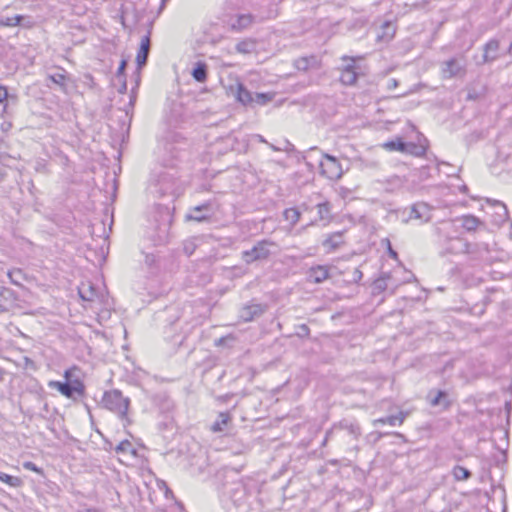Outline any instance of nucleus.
Masks as SVG:
<instances>
[{"label": "nucleus", "mask_w": 512, "mask_h": 512, "mask_svg": "<svg viewBox=\"0 0 512 512\" xmlns=\"http://www.w3.org/2000/svg\"><path fill=\"white\" fill-rule=\"evenodd\" d=\"M274 98V93H270V92H261V93H256L254 96L252 95V104L255 103L257 105H260V106H264V105H267L268 103H270Z\"/></svg>", "instance_id": "72a5a7b5"}, {"label": "nucleus", "mask_w": 512, "mask_h": 512, "mask_svg": "<svg viewBox=\"0 0 512 512\" xmlns=\"http://www.w3.org/2000/svg\"><path fill=\"white\" fill-rule=\"evenodd\" d=\"M236 51L240 54H251L256 51V41L253 39H245L236 44Z\"/></svg>", "instance_id": "bb28decb"}, {"label": "nucleus", "mask_w": 512, "mask_h": 512, "mask_svg": "<svg viewBox=\"0 0 512 512\" xmlns=\"http://www.w3.org/2000/svg\"><path fill=\"white\" fill-rule=\"evenodd\" d=\"M362 277H363V274H362L361 270L358 268H355L353 271V281L357 283L362 279Z\"/></svg>", "instance_id": "3c124183"}, {"label": "nucleus", "mask_w": 512, "mask_h": 512, "mask_svg": "<svg viewBox=\"0 0 512 512\" xmlns=\"http://www.w3.org/2000/svg\"><path fill=\"white\" fill-rule=\"evenodd\" d=\"M431 406H439L447 408L450 405V401L448 400V394L445 391L439 390L433 398H430Z\"/></svg>", "instance_id": "c756f323"}, {"label": "nucleus", "mask_w": 512, "mask_h": 512, "mask_svg": "<svg viewBox=\"0 0 512 512\" xmlns=\"http://www.w3.org/2000/svg\"><path fill=\"white\" fill-rule=\"evenodd\" d=\"M151 39L150 32L141 38L140 47L136 55V63L139 68L146 65L150 53Z\"/></svg>", "instance_id": "2eb2a0df"}, {"label": "nucleus", "mask_w": 512, "mask_h": 512, "mask_svg": "<svg viewBox=\"0 0 512 512\" xmlns=\"http://www.w3.org/2000/svg\"><path fill=\"white\" fill-rule=\"evenodd\" d=\"M203 212H211V204L209 202L192 208L190 212L185 215V220L204 222L210 218V215L203 214Z\"/></svg>", "instance_id": "f8f14e48"}, {"label": "nucleus", "mask_w": 512, "mask_h": 512, "mask_svg": "<svg viewBox=\"0 0 512 512\" xmlns=\"http://www.w3.org/2000/svg\"><path fill=\"white\" fill-rule=\"evenodd\" d=\"M301 213L297 208H288L284 211V217L291 225H295L300 220Z\"/></svg>", "instance_id": "a19ab883"}, {"label": "nucleus", "mask_w": 512, "mask_h": 512, "mask_svg": "<svg viewBox=\"0 0 512 512\" xmlns=\"http://www.w3.org/2000/svg\"><path fill=\"white\" fill-rule=\"evenodd\" d=\"M158 184L163 195L174 194L177 191L176 179L170 173H162L159 176Z\"/></svg>", "instance_id": "dca6fc26"}, {"label": "nucleus", "mask_w": 512, "mask_h": 512, "mask_svg": "<svg viewBox=\"0 0 512 512\" xmlns=\"http://www.w3.org/2000/svg\"><path fill=\"white\" fill-rule=\"evenodd\" d=\"M267 309L266 305L260 303H250L242 307L239 317L244 322L253 321L255 318L260 317Z\"/></svg>", "instance_id": "9b49d317"}, {"label": "nucleus", "mask_w": 512, "mask_h": 512, "mask_svg": "<svg viewBox=\"0 0 512 512\" xmlns=\"http://www.w3.org/2000/svg\"><path fill=\"white\" fill-rule=\"evenodd\" d=\"M344 244L343 232L338 231L330 234L322 243L327 252H333Z\"/></svg>", "instance_id": "aec40b11"}, {"label": "nucleus", "mask_w": 512, "mask_h": 512, "mask_svg": "<svg viewBox=\"0 0 512 512\" xmlns=\"http://www.w3.org/2000/svg\"><path fill=\"white\" fill-rule=\"evenodd\" d=\"M197 248L196 238L187 239L183 242V252L191 256Z\"/></svg>", "instance_id": "37998d69"}, {"label": "nucleus", "mask_w": 512, "mask_h": 512, "mask_svg": "<svg viewBox=\"0 0 512 512\" xmlns=\"http://www.w3.org/2000/svg\"><path fill=\"white\" fill-rule=\"evenodd\" d=\"M441 245V255L465 254L467 240L458 236L456 221H443L436 228Z\"/></svg>", "instance_id": "f257e3e1"}, {"label": "nucleus", "mask_w": 512, "mask_h": 512, "mask_svg": "<svg viewBox=\"0 0 512 512\" xmlns=\"http://www.w3.org/2000/svg\"><path fill=\"white\" fill-rule=\"evenodd\" d=\"M329 276V267L325 265L313 266L307 272V280L315 284L324 282Z\"/></svg>", "instance_id": "4468645a"}, {"label": "nucleus", "mask_w": 512, "mask_h": 512, "mask_svg": "<svg viewBox=\"0 0 512 512\" xmlns=\"http://www.w3.org/2000/svg\"><path fill=\"white\" fill-rule=\"evenodd\" d=\"M495 204L502 211V213H499V216L502 218V220H504L507 217V215H508L507 207L503 203H501L500 201H495Z\"/></svg>", "instance_id": "8fccbe9b"}, {"label": "nucleus", "mask_w": 512, "mask_h": 512, "mask_svg": "<svg viewBox=\"0 0 512 512\" xmlns=\"http://www.w3.org/2000/svg\"><path fill=\"white\" fill-rule=\"evenodd\" d=\"M153 403L163 414L170 413L174 408L172 399L164 392L155 394L153 396Z\"/></svg>", "instance_id": "a211bd4d"}, {"label": "nucleus", "mask_w": 512, "mask_h": 512, "mask_svg": "<svg viewBox=\"0 0 512 512\" xmlns=\"http://www.w3.org/2000/svg\"><path fill=\"white\" fill-rule=\"evenodd\" d=\"M5 370L0 368V383L4 380Z\"/></svg>", "instance_id": "6e6d98bb"}, {"label": "nucleus", "mask_w": 512, "mask_h": 512, "mask_svg": "<svg viewBox=\"0 0 512 512\" xmlns=\"http://www.w3.org/2000/svg\"><path fill=\"white\" fill-rule=\"evenodd\" d=\"M276 246L271 240H260L250 250L242 251L241 259L248 265L256 261L267 260L272 254V248H276Z\"/></svg>", "instance_id": "20e7f679"}, {"label": "nucleus", "mask_w": 512, "mask_h": 512, "mask_svg": "<svg viewBox=\"0 0 512 512\" xmlns=\"http://www.w3.org/2000/svg\"><path fill=\"white\" fill-rule=\"evenodd\" d=\"M320 220H329L331 218V204L328 201L317 204Z\"/></svg>", "instance_id": "4c0bfd02"}, {"label": "nucleus", "mask_w": 512, "mask_h": 512, "mask_svg": "<svg viewBox=\"0 0 512 512\" xmlns=\"http://www.w3.org/2000/svg\"><path fill=\"white\" fill-rule=\"evenodd\" d=\"M254 16L252 14L238 15L236 21L232 24L234 30H244L252 25Z\"/></svg>", "instance_id": "393cba45"}, {"label": "nucleus", "mask_w": 512, "mask_h": 512, "mask_svg": "<svg viewBox=\"0 0 512 512\" xmlns=\"http://www.w3.org/2000/svg\"><path fill=\"white\" fill-rule=\"evenodd\" d=\"M320 161V174L329 180H338L343 175V169L338 159L330 154L323 153Z\"/></svg>", "instance_id": "0eeeda50"}, {"label": "nucleus", "mask_w": 512, "mask_h": 512, "mask_svg": "<svg viewBox=\"0 0 512 512\" xmlns=\"http://www.w3.org/2000/svg\"><path fill=\"white\" fill-rule=\"evenodd\" d=\"M499 50V42L496 39H491L485 44L484 47V62L493 61L497 58V52Z\"/></svg>", "instance_id": "5701e85b"}, {"label": "nucleus", "mask_w": 512, "mask_h": 512, "mask_svg": "<svg viewBox=\"0 0 512 512\" xmlns=\"http://www.w3.org/2000/svg\"><path fill=\"white\" fill-rule=\"evenodd\" d=\"M344 432L353 441H358L361 436V427L356 421L343 419L326 432V439L332 438L335 434Z\"/></svg>", "instance_id": "6e6552de"}, {"label": "nucleus", "mask_w": 512, "mask_h": 512, "mask_svg": "<svg viewBox=\"0 0 512 512\" xmlns=\"http://www.w3.org/2000/svg\"><path fill=\"white\" fill-rule=\"evenodd\" d=\"M257 137L259 138V141H260V142H266V140L263 138V136H261V135H257Z\"/></svg>", "instance_id": "13d9d810"}, {"label": "nucleus", "mask_w": 512, "mask_h": 512, "mask_svg": "<svg viewBox=\"0 0 512 512\" xmlns=\"http://www.w3.org/2000/svg\"><path fill=\"white\" fill-rule=\"evenodd\" d=\"M329 439H330V438H327V439H326V437H325V438H324V440H323L322 445H323V446H324V445H326V443H327V441H328Z\"/></svg>", "instance_id": "bf43d9fd"}, {"label": "nucleus", "mask_w": 512, "mask_h": 512, "mask_svg": "<svg viewBox=\"0 0 512 512\" xmlns=\"http://www.w3.org/2000/svg\"><path fill=\"white\" fill-rule=\"evenodd\" d=\"M229 92L243 106L252 105V93L242 82L236 81L235 84L230 85Z\"/></svg>", "instance_id": "9d476101"}, {"label": "nucleus", "mask_w": 512, "mask_h": 512, "mask_svg": "<svg viewBox=\"0 0 512 512\" xmlns=\"http://www.w3.org/2000/svg\"><path fill=\"white\" fill-rule=\"evenodd\" d=\"M78 293L83 301L93 302L100 299L101 294L97 288L90 282L82 283L78 288Z\"/></svg>", "instance_id": "f3484780"}, {"label": "nucleus", "mask_w": 512, "mask_h": 512, "mask_svg": "<svg viewBox=\"0 0 512 512\" xmlns=\"http://www.w3.org/2000/svg\"><path fill=\"white\" fill-rule=\"evenodd\" d=\"M126 90H127V84H126V80H125V78H123L122 84H121V86L119 87L118 92H119L120 94H124V93H126Z\"/></svg>", "instance_id": "603ef678"}, {"label": "nucleus", "mask_w": 512, "mask_h": 512, "mask_svg": "<svg viewBox=\"0 0 512 512\" xmlns=\"http://www.w3.org/2000/svg\"><path fill=\"white\" fill-rule=\"evenodd\" d=\"M126 65H127V61L126 60H122L120 62V65H119V67L117 69V77L118 78H125Z\"/></svg>", "instance_id": "09e8293b"}, {"label": "nucleus", "mask_w": 512, "mask_h": 512, "mask_svg": "<svg viewBox=\"0 0 512 512\" xmlns=\"http://www.w3.org/2000/svg\"><path fill=\"white\" fill-rule=\"evenodd\" d=\"M310 329L306 324H301L297 327V335L301 338L308 337Z\"/></svg>", "instance_id": "49530a36"}, {"label": "nucleus", "mask_w": 512, "mask_h": 512, "mask_svg": "<svg viewBox=\"0 0 512 512\" xmlns=\"http://www.w3.org/2000/svg\"><path fill=\"white\" fill-rule=\"evenodd\" d=\"M24 19L22 15H14L11 17H4L2 16L0 18V25L5 27H15L20 25L21 21Z\"/></svg>", "instance_id": "58836bf2"}, {"label": "nucleus", "mask_w": 512, "mask_h": 512, "mask_svg": "<svg viewBox=\"0 0 512 512\" xmlns=\"http://www.w3.org/2000/svg\"><path fill=\"white\" fill-rule=\"evenodd\" d=\"M23 467L27 470L34 471L38 474H43V471L41 468H39L35 463L31 461H27L23 464Z\"/></svg>", "instance_id": "de8ad7c7"}, {"label": "nucleus", "mask_w": 512, "mask_h": 512, "mask_svg": "<svg viewBox=\"0 0 512 512\" xmlns=\"http://www.w3.org/2000/svg\"><path fill=\"white\" fill-rule=\"evenodd\" d=\"M397 85H398V81L396 79L392 78V79L388 80V88L389 89L395 88V87H397Z\"/></svg>", "instance_id": "864d4df0"}, {"label": "nucleus", "mask_w": 512, "mask_h": 512, "mask_svg": "<svg viewBox=\"0 0 512 512\" xmlns=\"http://www.w3.org/2000/svg\"><path fill=\"white\" fill-rule=\"evenodd\" d=\"M102 405L107 410L118 415L123 426L127 427L131 420L128 417V409L130 406V399L124 397L122 392L118 389L105 391L102 397Z\"/></svg>", "instance_id": "7ed1b4c3"}, {"label": "nucleus", "mask_w": 512, "mask_h": 512, "mask_svg": "<svg viewBox=\"0 0 512 512\" xmlns=\"http://www.w3.org/2000/svg\"><path fill=\"white\" fill-rule=\"evenodd\" d=\"M384 29H387V30H391L392 31V34L391 36L394 34L395 32V29L393 28V26L389 23V22H386L383 26Z\"/></svg>", "instance_id": "5fc2aeb1"}, {"label": "nucleus", "mask_w": 512, "mask_h": 512, "mask_svg": "<svg viewBox=\"0 0 512 512\" xmlns=\"http://www.w3.org/2000/svg\"><path fill=\"white\" fill-rule=\"evenodd\" d=\"M383 243H385L386 246H387L388 255L392 259L397 260L398 259V253L392 248L390 240L386 238V239L383 240Z\"/></svg>", "instance_id": "a18cd8bd"}, {"label": "nucleus", "mask_w": 512, "mask_h": 512, "mask_svg": "<svg viewBox=\"0 0 512 512\" xmlns=\"http://www.w3.org/2000/svg\"><path fill=\"white\" fill-rule=\"evenodd\" d=\"M8 277H9L11 283L14 285H17V286H21L22 281L25 280V275H24L23 271L19 268L10 270L8 272Z\"/></svg>", "instance_id": "ea45409f"}, {"label": "nucleus", "mask_w": 512, "mask_h": 512, "mask_svg": "<svg viewBox=\"0 0 512 512\" xmlns=\"http://www.w3.org/2000/svg\"><path fill=\"white\" fill-rule=\"evenodd\" d=\"M231 421V416L228 412L219 413L217 420L211 426L213 432H223L227 424Z\"/></svg>", "instance_id": "a878e982"}, {"label": "nucleus", "mask_w": 512, "mask_h": 512, "mask_svg": "<svg viewBox=\"0 0 512 512\" xmlns=\"http://www.w3.org/2000/svg\"><path fill=\"white\" fill-rule=\"evenodd\" d=\"M390 274L383 273L379 278H377L373 282V292L374 293H381L385 291L388 287L387 281L390 279Z\"/></svg>", "instance_id": "473e14b6"}, {"label": "nucleus", "mask_w": 512, "mask_h": 512, "mask_svg": "<svg viewBox=\"0 0 512 512\" xmlns=\"http://www.w3.org/2000/svg\"><path fill=\"white\" fill-rule=\"evenodd\" d=\"M0 481L11 487H18L21 484V479L19 477L12 476L4 472H0Z\"/></svg>", "instance_id": "79ce46f5"}, {"label": "nucleus", "mask_w": 512, "mask_h": 512, "mask_svg": "<svg viewBox=\"0 0 512 512\" xmlns=\"http://www.w3.org/2000/svg\"><path fill=\"white\" fill-rule=\"evenodd\" d=\"M466 73V60L463 56L452 57L441 63L443 79L463 77Z\"/></svg>", "instance_id": "423d86ee"}, {"label": "nucleus", "mask_w": 512, "mask_h": 512, "mask_svg": "<svg viewBox=\"0 0 512 512\" xmlns=\"http://www.w3.org/2000/svg\"><path fill=\"white\" fill-rule=\"evenodd\" d=\"M117 454H130L135 455L136 449L133 447L132 443L129 440L121 441L115 448Z\"/></svg>", "instance_id": "c9c22d12"}, {"label": "nucleus", "mask_w": 512, "mask_h": 512, "mask_svg": "<svg viewBox=\"0 0 512 512\" xmlns=\"http://www.w3.org/2000/svg\"><path fill=\"white\" fill-rule=\"evenodd\" d=\"M468 261L473 265L488 263L491 261L489 244L485 242H468L465 249Z\"/></svg>", "instance_id": "39448f33"}, {"label": "nucleus", "mask_w": 512, "mask_h": 512, "mask_svg": "<svg viewBox=\"0 0 512 512\" xmlns=\"http://www.w3.org/2000/svg\"><path fill=\"white\" fill-rule=\"evenodd\" d=\"M346 64L341 69L340 81L342 84L351 86L357 82L358 79V67L356 66V58L349 56H342L341 58Z\"/></svg>", "instance_id": "1a4fd4ad"}, {"label": "nucleus", "mask_w": 512, "mask_h": 512, "mask_svg": "<svg viewBox=\"0 0 512 512\" xmlns=\"http://www.w3.org/2000/svg\"><path fill=\"white\" fill-rule=\"evenodd\" d=\"M191 75L193 79L199 83H203L207 80L208 66L205 62L198 61L192 69Z\"/></svg>", "instance_id": "4be33fe9"}, {"label": "nucleus", "mask_w": 512, "mask_h": 512, "mask_svg": "<svg viewBox=\"0 0 512 512\" xmlns=\"http://www.w3.org/2000/svg\"><path fill=\"white\" fill-rule=\"evenodd\" d=\"M431 406H439L447 408L450 405V401L448 400V394L445 391L439 390L433 398H430Z\"/></svg>", "instance_id": "7c9ffc66"}, {"label": "nucleus", "mask_w": 512, "mask_h": 512, "mask_svg": "<svg viewBox=\"0 0 512 512\" xmlns=\"http://www.w3.org/2000/svg\"><path fill=\"white\" fill-rule=\"evenodd\" d=\"M315 63V56L300 57L294 61V67L299 71H307Z\"/></svg>", "instance_id": "cd10ccee"}, {"label": "nucleus", "mask_w": 512, "mask_h": 512, "mask_svg": "<svg viewBox=\"0 0 512 512\" xmlns=\"http://www.w3.org/2000/svg\"><path fill=\"white\" fill-rule=\"evenodd\" d=\"M426 152V148L422 145L415 144L413 142H406L403 153L414 156H422Z\"/></svg>", "instance_id": "2f4dec72"}, {"label": "nucleus", "mask_w": 512, "mask_h": 512, "mask_svg": "<svg viewBox=\"0 0 512 512\" xmlns=\"http://www.w3.org/2000/svg\"><path fill=\"white\" fill-rule=\"evenodd\" d=\"M508 53H509V55L512 56V41H511V44L509 46Z\"/></svg>", "instance_id": "4d7b16f0"}, {"label": "nucleus", "mask_w": 512, "mask_h": 512, "mask_svg": "<svg viewBox=\"0 0 512 512\" xmlns=\"http://www.w3.org/2000/svg\"><path fill=\"white\" fill-rule=\"evenodd\" d=\"M406 416H407V413H404L401 411L397 415H390V416H387L384 418H379V419L374 420V425H377V424H388L390 426L401 425L404 422Z\"/></svg>", "instance_id": "b1692460"}, {"label": "nucleus", "mask_w": 512, "mask_h": 512, "mask_svg": "<svg viewBox=\"0 0 512 512\" xmlns=\"http://www.w3.org/2000/svg\"><path fill=\"white\" fill-rule=\"evenodd\" d=\"M47 78L52 81L54 84L61 87L62 90H65L66 88V71L64 69H61L59 72L54 74H49Z\"/></svg>", "instance_id": "f704fd0d"}, {"label": "nucleus", "mask_w": 512, "mask_h": 512, "mask_svg": "<svg viewBox=\"0 0 512 512\" xmlns=\"http://www.w3.org/2000/svg\"><path fill=\"white\" fill-rule=\"evenodd\" d=\"M432 208L424 202H418L411 207L410 218L428 222L432 218Z\"/></svg>", "instance_id": "ddd939ff"}, {"label": "nucleus", "mask_w": 512, "mask_h": 512, "mask_svg": "<svg viewBox=\"0 0 512 512\" xmlns=\"http://www.w3.org/2000/svg\"><path fill=\"white\" fill-rule=\"evenodd\" d=\"M4 176H5V174L0 172V180L3 179Z\"/></svg>", "instance_id": "052dcab7"}, {"label": "nucleus", "mask_w": 512, "mask_h": 512, "mask_svg": "<svg viewBox=\"0 0 512 512\" xmlns=\"http://www.w3.org/2000/svg\"><path fill=\"white\" fill-rule=\"evenodd\" d=\"M406 141H404L402 138H395L393 140L385 142L382 146L387 151H398L403 153L405 148Z\"/></svg>", "instance_id": "c85d7f7f"}, {"label": "nucleus", "mask_w": 512, "mask_h": 512, "mask_svg": "<svg viewBox=\"0 0 512 512\" xmlns=\"http://www.w3.org/2000/svg\"><path fill=\"white\" fill-rule=\"evenodd\" d=\"M18 102V96L16 94H10L7 86L0 84V105L2 106L1 116L7 112L9 103L16 104Z\"/></svg>", "instance_id": "412c9836"}, {"label": "nucleus", "mask_w": 512, "mask_h": 512, "mask_svg": "<svg viewBox=\"0 0 512 512\" xmlns=\"http://www.w3.org/2000/svg\"><path fill=\"white\" fill-rule=\"evenodd\" d=\"M452 475L454 476L455 480L462 481L469 479L472 473L467 468L456 465L452 470Z\"/></svg>", "instance_id": "e433bc0d"}, {"label": "nucleus", "mask_w": 512, "mask_h": 512, "mask_svg": "<svg viewBox=\"0 0 512 512\" xmlns=\"http://www.w3.org/2000/svg\"><path fill=\"white\" fill-rule=\"evenodd\" d=\"M452 221H456V225L461 226L468 232L475 231L479 225L482 224L479 218L474 215H463L460 218L453 219Z\"/></svg>", "instance_id": "6ab92c4d"}, {"label": "nucleus", "mask_w": 512, "mask_h": 512, "mask_svg": "<svg viewBox=\"0 0 512 512\" xmlns=\"http://www.w3.org/2000/svg\"><path fill=\"white\" fill-rule=\"evenodd\" d=\"M484 95V88L477 90L476 88H469L467 93L468 100H477Z\"/></svg>", "instance_id": "c03bdc74"}, {"label": "nucleus", "mask_w": 512, "mask_h": 512, "mask_svg": "<svg viewBox=\"0 0 512 512\" xmlns=\"http://www.w3.org/2000/svg\"><path fill=\"white\" fill-rule=\"evenodd\" d=\"M79 371L78 367L72 366L64 371V382L50 381L48 386L56 389L60 394L69 399H74L76 395L83 396L85 394V385L76 375Z\"/></svg>", "instance_id": "f03ea898"}]
</instances>
